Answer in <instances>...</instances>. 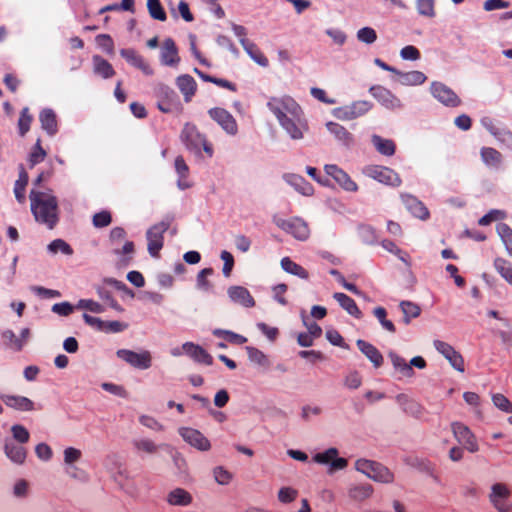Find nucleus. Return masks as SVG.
Listing matches in <instances>:
<instances>
[{
    "label": "nucleus",
    "instance_id": "6e6552de",
    "mask_svg": "<svg viewBox=\"0 0 512 512\" xmlns=\"http://www.w3.org/2000/svg\"><path fill=\"white\" fill-rule=\"evenodd\" d=\"M274 223L277 227L286 233L293 235L298 240L304 241L309 237V227L307 223L299 217H293L290 219L274 217Z\"/></svg>",
    "mask_w": 512,
    "mask_h": 512
},
{
    "label": "nucleus",
    "instance_id": "bb28decb",
    "mask_svg": "<svg viewBox=\"0 0 512 512\" xmlns=\"http://www.w3.org/2000/svg\"><path fill=\"white\" fill-rule=\"evenodd\" d=\"M326 128L342 145L346 147L353 145L354 137L344 126L330 121L326 123Z\"/></svg>",
    "mask_w": 512,
    "mask_h": 512
},
{
    "label": "nucleus",
    "instance_id": "f257e3e1",
    "mask_svg": "<svg viewBox=\"0 0 512 512\" xmlns=\"http://www.w3.org/2000/svg\"><path fill=\"white\" fill-rule=\"evenodd\" d=\"M267 106L292 139L303 138V133L307 130V123L301 107L293 98L290 96L274 97L268 101Z\"/></svg>",
    "mask_w": 512,
    "mask_h": 512
},
{
    "label": "nucleus",
    "instance_id": "58836bf2",
    "mask_svg": "<svg viewBox=\"0 0 512 512\" xmlns=\"http://www.w3.org/2000/svg\"><path fill=\"white\" fill-rule=\"evenodd\" d=\"M28 180H29L28 174L25 171L24 167L21 165L20 171H19V177L16 180L15 185H14L15 198L17 199V201L19 203H24L26 200L25 191H26V186L28 184Z\"/></svg>",
    "mask_w": 512,
    "mask_h": 512
},
{
    "label": "nucleus",
    "instance_id": "4c0bfd02",
    "mask_svg": "<svg viewBox=\"0 0 512 512\" xmlns=\"http://www.w3.org/2000/svg\"><path fill=\"white\" fill-rule=\"evenodd\" d=\"M396 75L399 76L398 81L402 85H420L427 79L425 74L420 71L400 72L397 70Z\"/></svg>",
    "mask_w": 512,
    "mask_h": 512
},
{
    "label": "nucleus",
    "instance_id": "de8ad7c7",
    "mask_svg": "<svg viewBox=\"0 0 512 512\" xmlns=\"http://www.w3.org/2000/svg\"><path fill=\"white\" fill-rule=\"evenodd\" d=\"M1 336L5 345L10 349L14 351H21L23 349V340L19 339L12 330L3 331Z\"/></svg>",
    "mask_w": 512,
    "mask_h": 512
},
{
    "label": "nucleus",
    "instance_id": "5701e85b",
    "mask_svg": "<svg viewBox=\"0 0 512 512\" xmlns=\"http://www.w3.org/2000/svg\"><path fill=\"white\" fill-rule=\"evenodd\" d=\"M161 63L166 66H175L180 62L178 49L173 39L167 38L163 42L161 51Z\"/></svg>",
    "mask_w": 512,
    "mask_h": 512
},
{
    "label": "nucleus",
    "instance_id": "f03ea898",
    "mask_svg": "<svg viewBox=\"0 0 512 512\" xmlns=\"http://www.w3.org/2000/svg\"><path fill=\"white\" fill-rule=\"evenodd\" d=\"M31 212L35 220L53 229L59 221L57 198L51 193L31 190L29 194Z\"/></svg>",
    "mask_w": 512,
    "mask_h": 512
},
{
    "label": "nucleus",
    "instance_id": "6ab92c4d",
    "mask_svg": "<svg viewBox=\"0 0 512 512\" xmlns=\"http://www.w3.org/2000/svg\"><path fill=\"white\" fill-rule=\"evenodd\" d=\"M404 206L417 218L425 220L429 217V211L425 205L411 194H401Z\"/></svg>",
    "mask_w": 512,
    "mask_h": 512
},
{
    "label": "nucleus",
    "instance_id": "8fccbe9b",
    "mask_svg": "<svg viewBox=\"0 0 512 512\" xmlns=\"http://www.w3.org/2000/svg\"><path fill=\"white\" fill-rule=\"evenodd\" d=\"M147 8L153 19L159 21H165L167 19L166 12L160 3V0H147Z\"/></svg>",
    "mask_w": 512,
    "mask_h": 512
},
{
    "label": "nucleus",
    "instance_id": "412c9836",
    "mask_svg": "<svg viewBox=\"0 0 512 512\" xmlns=\"http://www.w3.org/2000/svg\"><path fill=\"white\" fill-rule=\"evenodd\" d=\"M0 399L7 407L18 411L34 410V402L25 396L2 394Z\"/></svg>",
    "mask_w": 512,
    "mask_h": 512
},
{
    "label": "nucleus",
    "instance_id": "72a5a7b5",
    "mask_svg": "<svg viewBox=\"0 0 512 512\" xmlns=\"http://www.w3.org/2000/svg\"><path fill=\"white\" fill-rule=\"evenodd\" d=\"M287 182L294 187L296 191L305 196L313 194V186L302 176L297 174L288 175L286 178Z\"/></svg>",
    "mask_w": 512,
    "mask_h": 512
},
{
    "label": "nucleus",
    "instance_id": "aec40b11",
    "mask_svg": "<svg viewBox=\"0 0 512 512\" xmlns=\"http://www.w3.org/2000/svg\"><path fill=\"white\" fill-rule=\"evenodd\" d=\"M182 349L188 356L198 363L205 365H212L213 363L212 356L197 344L186 342L182 345Z\"/></svg>",
    "mask_w": 512,
    "mask_h": 512
},
{
    "label": "nucleus",
    "instance_id": "49530a36",
    "mask_svg": "<svg viewBox=\"0 0 512 512\" xmlns=\"http://www.w3.org/2000/svg\"><path fill=\"white\" fill-rule=\"evenodd\" d=\"M496 230L498 235L500 236L502 242L505 245V248L509 255L512 256V229L506 223H499L496 226Z\"/></svg>",
    "mask_w": 512,
    "mask_h": 512
},
{
    "label": "nucleus",
    "instance_id": "774afa93",
    "mask_svg": "<svg viewBox=\"0 0 512 512\" xmlns=\"http://www.w3.org/2000/svg\"><path fill=\"white\" fill-rule=\"evenodd\" d=\"M220 258L224 262L223 274L225 277H229L234 267V257L230 252L223 250L220 254Z\"/></svg>",
    "mask_w": 512,
    "mask_h": 512
},
{
    "label": "nucleus",
    "instance_id": "4468645a",
    "mask_svg": "<svg viewBox=\"0 0 512 512\" xmlns=\"http://www.w3.org/2000/svg\"><path fill=\"white\" fill-rule=\"evenodd\" d=\"M435 349L442 354L457 371L463 373L465 371L464 359L462 355L456 351L450 344L441 340L433 342Z\"/></svg>",
    "mask_w": 512,
    "mask_h": 512
},
{
    "label": "nucleus",
    "instance_id": "f3484780",
    "mask_svg": "<svg viewBox=\"0 0 512 512\" xmlns=\"http://www.w3.org/2000/svg\"><path fill=\"white\" fill-rule=\"evenodd\" d=\"M326 173L331 176L344 190L349 192H355L358 189L357 184L351 179V177L337 165H326Z\"/></svg>",
    "mask_w": 512,
    "mask_h": 512
},
{
    "label": "nucleus",
    "instance_id": "0eeeda50",
    "mask_svg": "<svg viewBox=\"0 0 512 512\" xmlns=\"http://www.w3.org/2000/svg\"><path fill=\"white\" fill-rule=\"evenodd\" d=\"M363 173L384 185L396 188L402 184L399 174L393 169L381 165H368L364 168Z\"/></svg>",
    "mask_w": 512,
    "mask_h": 512
},
{
    "label": "nucleus",
    "instance_id": "2f4dec72",
    "mask_svg": "<svg viewBox=\"0 0 512 512\" xmlns=\"http://www.w3.org/2000/svg\"><path fill=\"white\" fill-rule=\"evenodd\" d=\"M93 61V71L95 74L101 76L104 79L111 78L115 75V70L112 65L103 57L99 55H94L92 58Z\"/></svg>",
    "mask_w": 512,
    "mask_h": 512
},
{
    "label": "nucleus",
    "instance_id": "473e14b6",
    "mask_svg": "<svg viewBox=\"0 0 512 512\" xmlns=\"http://www.w3.org/2000/svg\"><path fill=\"white\" fill-rule=\"evenodd\" d=\"M371 142L378 153L384 156H392L396 151V144L391 139L383 138L379 135H373Z\"/></svg>",
    "mask_w": 512,
    "mask_h": 512
},
{
    "label": "nucleus",
    "instance_id": "864d4df0",
    "mask_svg": "<svg viewBox=\"0 0 512 512\" xmlns=\"http://www.w3.org/2000/svg\"><path fill=\"white\" fill-rule=\"evenodd\" d=\"M373 315L379 320L380 324L382 325V327L385 330H387L390 333H395L396 332V327L393 324V322L386 318L387 317V311H386L385 308L380 307V306L376 307L373 310Z\"/></svg>",
    "mask_w": 512,
    "mask_h": 512
},
{
    "label": "nucleus",
    "instance_id": "dca6fc26",
    "mask_svg": "<svg viewBox=\"0 0 512 512\" xmlns=\"http://www.w3.org/2000/svg\"><path fill=\"white\" fill-rule=\"evenodd\" d=\"M369 92L379 103L388 109H397L402 106L401 101L390 90L383 86H371Z\"/></svg>",
    "mask_w": 512,
    "mask_h": 512
},
{
    "label": "nucleus",
    "instance_id": "3c124183",
    "mask_svg": "<svg viewBox=\"0 0 512 512\" xmlns=\"http://www.w3.org/2000/svg\"><path fill=\"white\" fill-rule=\"evenodd\" d=\"M47 153L43 149L41 145V140L37 139L35 145L32 148V151L29 154V163L31 167H34L36 164L41 163L46 158Z\"/></svg>",
    "mask_w": 512,
    "mask_h": 512
},
{
    "label": "nucleus",
    "instance_id": "7ed1b4c3",
    "mask_svg": "<svg viewBox=\"0 0 512 512\" xmlns=\"http://www.w3.org/2000/svg\"><path fill=\"white\" fill-rule=\"evenodd\" d=\"M181 140L186 148L199 155L203 149L205 153L212 157L213 147L206 139V136L199 132L194 124L186 123L181 131Z\"/></svg>",
    "mask_w": 512,
    "mask_h": 512
},
{
    "label": "nucleus",
    "instance_id": "79ce46f5",
    "mask_svg": "<svg viewBox=\"0 0 512 512\" xmlns=\"http://www.w3.org/2000/svg\"><path fill=\"white\" fill-rule=\"evenodd\" d=\"M481 158L483 162L490 167L498 168L502 163V155L499 151L491 147L481 149Z\"/></svg>",
    "mask_w": 512,
    "mask_h": 512
},
{
    "label": "nucleus",
    "instance_id": "1a4fd4ad",
    "mask_svg": "<svg viewBox=\"0 0 512 512\" xmlns=\"http://www.w3.org/2000/svg\"><path fill=\"white\" fill-rule=\"evenodd\" d=\"M372 108V103L365 100L355 101L351 105L337 107L332 114L339 120L349 121L363 116Z\"/></svg>",
    "mask_w": 512,
    "mask_h": 512
},
{
    "label": "nucleus",
    "instance_id": "052dcab7",
    "mask_svg": "<svg viewBox=\"0 0 512 512\" xmlns=\"http://www.w3.org/2000/svg\"><path fill=\"white\" fill-rule=\"evenodd\" d=\"M357 39L365 44H372L377 39L376 31L371 27H363L357 32Z\"/></svg>",
    "mask_w": 512,
    "mask_h": 512
},
{
    "label": "nucleus",
    "instance_id": "ea45409f",
    "mask_svg": "<svg viewBox=\"0 0 512 512\" xmlns=\"http://www.w3.org/2000/svg\"><path fill=\"white\" fill-rule=\"evenodd\" d=\"M281 267L285 272L298 276L301 279L309 278L308 271L301 265L292 261L289 257H284L281 259Z\"/></svg>",
    "mask_w": 512,
    "mask_h": 512
},
{
    "label": "nucleus",
    "instance_id": "a18cd8bd",
    "mask_svg": "<svg viewBox=\"0 0 512 512\" xmlns=\"http://www.w3.org/2000/svg\"><path fill=\"white\" fill-rule=\"evenodd\" d=\"M32 122L33 116L31 115L29 108L24 107L20 112V116L17 123L18 132L21 137H24L28 133Z\"/></svg>",
    "mask_w": 512,
    "mask_h": 512
},
{
    "label": "nucleus",
    "instance_id": "cd10ccee",
    "mask_svg": "<svg viewBox=\"0 0 512 512\" xmlns=\"http://www.w3.org/2000/svg\"><path fill=\"white\" fill-rule=\"evenodd\" d=\"M39 121L41 128L46 131L49 136H54L58 132L57 116L52 109H43L39 114Z\"/></svg>",
    "mask_w": 512,
    "mask_h": 512
},
{
    "label": "nucleus",
    "instance_id": "f704fd0d",
    "mask_svg": "<svg viewBox=\"0 0 512 512\" xmlns=\"http://www.w3.org/2000/svg\"><path fill=\"white\" fill-rule=\"evenodd\" d=\"M511 496V491L507 485L503 483H495L491 487V493L489 494V500L493 506L500 504Z\"/></svg>",
    "mask_w": 512,
    "mask_h": 512
},
{
    "label": "nucleus",
    "instance_id": "37998d69",
    "mask_svg": "<svg viewBox=\"0 0 512 512\" xmlns=\"http://www.w3.org/2000/svg\"><path fill=\"white\" fill-rule=\"evenodd\" d=\"M494 268L510 285H512V263L504 258L494 260Z\"/></svg>",
    "mask_w": 512,
    "mask_h": 512
},
{
    "label": "nucleus",
    "instance_id": "20e7f679",
    "mask_svg": "<svg viewBox=\"0 0 512 512\" xmlns=\"http://www.w3.org/2000/svg\"><path fill=\"white\" fill-rule=\"evenodd\" d=\"M157 108L163 113H174L182 110L177 93L169 86L158 83L153 89Z\"/></svg>",
    "mask_w": 512,
    "mask_h": 512
},
{
    "label": "nucleus",
    "instance_id": "6e6d98bb",
    "mask_svg": "<svg viewBox=\"0 0 512 512\" xmlns=\"http://www.w3.org/2000/svg\"><path fill=\"white\" fill-rule=\"evenodd\" d=\"M48 250L51 253H53V254H56L59 251L62 252L63 254H65V255H72L73 254L72 247L67 242H65L62 239H55V240H53L48 245Z\"/></svg>",
    "mask_w": 512,
    "mask_h": 512
},
{
    "label": "nucleus",
    "instance_id": "423d86ee",
    "mask_svg": "<svg viewBox=\"0 0 512 512\" xmlns=\"http://www.w3.org/2000/svg\"><path fill=\"white\" fill-rule=\"evenodd\" d=\"M355 468L374 481L382 483H392L394 481V474L379 462L358 459L355 462Z\"/></svg>",
    "mask_w": 512,
    "mask_h": 512
},
{
    "label": "nucleus",
    "instance_id": "9d476101",
    "mask_svg": "<svg viewBox=\"0 0 512 512\" xmlns=\"http://www.w3.org/2000/svg\"><path fill=\"white\" fill-rule=\"evenodd\" d=\"M451 430L456 440L470 453H476L479 450L477 438L468 426L461 422H453Z\"/></svg>",
    "mask_w": 512,
    "mask_h": 512
},
{
    "label": "nucleus",
    "instance_id": "f8f14e48",
    "mask_svg": "<svg viewBox=\"0 0 512 512\" xmlns=\"http://www.w3.org/2000/svg\"><path fill=\"white\" fill-rule=\"evenodd\" d=\"M431 94L443 105L448 107H457L461 104V99L447 85L441 82H432L430 86Z\"/></svg>",
    "mask_w": 512,
    "mask_h": 512
},
{
    "label": "nucleus",
    "instance_id": "7c9ffc66",
    "mask_svg": "<svg viewBox=\"0 0 512 512\" xmlns=\"http://www.w3.org/2000/svg\"><path fill=\"white\" fill-rule=\"evenodd\" d=\"M372 485L365 484H354L351 485L348 489V496L351 500L362 502L368 498H370L373 494Z\"/></svg>",
    "mask_w": 512,
    "mask_h": 512
},
{
    "label": "nucleus",
    "instance_id": "c756f323",
    "mask_svg": "<svg viewBox=\"0 0 512 512\" xmlns=\"http://www.w3.org/2000/svg\"><path fill=\"white\" fill-rule=\"evenodd\" d=\"M333 298L339 303V305L347 311L348 314L354 316L356 318H361L362 313L358 308L354 299L346 295L345 293L336 292L333 295Z\"/></svg>",
    "mask_w": 512,
    "mask_h": 512
},
{
    "label": "nucleus",
    "instance_id": "603ef678",
    "mask_svg": "<svg viewBox=\"0 0 512 512\" xmlns=\"http://www.w3.org/2000/svg\"><path fill=\"white\" fill-rule=\"evenodd\" d=\"M416 8L422 16L433 18L436 15L435 0H417Z\"/></svg>",
    "mask_w": 512,
    "mask_h": 512
},
{
    "label": "nucleus",
    "instance_id": "2eb2a0df",
    "mask_svg": "<svg viewBox=\"0 0 512 512\" xmlns=\"http://www.w3.org/2000/svg\"><path fill=\"white\" fill-rule=\"evenodd\" d=\"M179 434L185 442L200 451H208L211 448L210 441L199 430L182 427L179 429Z\"/></svg>",
    "mask_w": 512,
    "mask_h": 512
},
{
    "label": "nucleus",
    "instance_id": "0e129e2a",
    "mask_svg": "<svg viewBox=\"0 0 512 512\" xmlns=\"http://www.w3.org/2000/svg\"><path fill=\"white\" fill-rule=\"evenodd\" d=\"M493 404L506 413H512V403L503 394L497 393L492 396Z\"/></svg>",
    "mask_w": 512,
    "mask_h": 512
},
{
    "label": "nucleus",
    "instance_id": "c85d7f7f",
    "mask_svg": "<svg viewBox=\"0 0 512 512\" xmlns=\"http://www.w3.org/2000/svg\"><path fill=\"white\" fill-rule=\"evenodd\" d=\"M356 345L358 349L373 363L375 368H379L383 364V356L374 345L362 339L357 340Z\"/></svg>",
    "mask_w": 512,
    "mask_h": 512
},
{
    "label": "nucleus",
    "instance_id": "e433bc0d",
    "mask_svg": "<svg viewBox=\"0 0 512 512\" xmlns=\"http://www.w3.org/2000/svg\"><path fill=\"white\" fill-rule=\"evenodd\" d=\"M388 356L391 360L393 367L399 373H401L402 376L407 377V378H411L414 376L415 372H414L413 368H411V365H409V363H407L403 357H401L400 355H398L395 352H390L388 354Z\"/></svg>",
    "mask_w": 512,
    "mask_h": 512
},
{
    "label": "nucleus",
    "instance_id": "5fc2aeb1",
    "mask_svg": "<svg viewBox=\"0 0 512 512\" xmlns=\"http://www.w3.org/2000/svg\"><path fill=\"white\" fill-rule=\"evenodd\" d=\"M381 246L388 252L393 253L398 256V258L404 262L407 266H410L408 261V254L403 252L394 242L391 240H383L381 242Z\"/></svg>",
    "mask_w": 512,
    "mask_h": 512
},
{
    "label": "nucleus",
    "instance_id": "393cba45",
    "mask_svg": "<svg viewBox=\"0 0 512 512\" xmlns=\"http://www.w3.org/2000/svg\"><path fill=\"white\" fill-rule=\"evenodd\" d=\"M176 85L183 94L185 102H190L197 90L195 79L188 74L180 75L176 79Z\"/></svg>",
    "mask_w": 512,
    "mask_h": 512
},
{
    "label": "nucleus",
    "instance_id": "c03bdc74",
    "mask_svg": "<svg viewBox=\"0 0 512 512\" xmlns=\"http://www.w3.org/2000/svg\"><path fill=\"white\" fill-rule=\"evenodd\" d=\"M213 335L218 338H223L227 342L236 345H242L247 342V338L243 335L237 334L230 330L215 329Z\"/></svg>",
    "mask_w": 512,
    "mask_h": 512
},
{
    "label": "nucleus",
    "instance_id": "ddd939ff",
    "mask_svg": "<svg viewBox=\"0 0 512 512\" xmlns=\"http://www.w3.org/2000/svg\"><path fill=\"white\" fill-rule=\"evenodd\" d=\"M209 116L228 134L235 135L238 131V125L231 113L227 110L215 107L208 111Z\"/></svg>",
    "mask_w": 512,
    "mask_h": 512
},
{
    "label": "nucleus",
    "instance_id": "9b49d317",
    "mask_svg": "<svg viewBox=\"0 0 512 512\" xmlns=\"http://www.w3.org/2000/svg\"><path fill=\"white\" fill-rule=\"evenodd\" d=\"M116 355L118 358L137 369L145 370L150 368L152 365V356L147 350L137 353L128 349H119L116 352Z\"/></svg>",
    "mask_w": 512,
    "mask_h": 512
},
{
    "label": "nucleus",
    "instance_id": "4d7b16f0",
    "mask_svg": "<svg viewBox=\"0 0 512 512\" xmlns=\"http://www.w3.org/2000/svg\"><path fill=\"white\" fill-rule=\"evenodd\" d=\"M134 251H135L134 243L132 241H127V242H125V244L123 245V247L121 249H115L114 253L116 255L123 256V258L121 259V262L124 265H128L130 263V261L132 260V254L134 253Z\"/></svg>",
    "mask_w": 512,
    "mask_h": 512
},
{
    "label": "nucleus",
    "instance_id": "4be33fe9",
    "mask_svg": "<svg viewBox=\"0 0 512 512\" xmlns=\"http://www.w3.org/2000/svg\"><path fill=\"white\" fill-rule=\"evenodd\" d=\"M230 299L246 308L255 306V300L245 287L242 286H231L228 291Z\"/></svg>",
    "mask_w": 512,
    "mask_h": 512
},
{
    "label": "nucleus",
    "instance_id": "69168bd1",
    "mask_svg": "<svg viewBox=\"0 0 512 512\" xmlns=\"http://www.w3.org/2000/svg\"><path fill=\"white\" fill-rule=\"evenodd\" d=\"M97 45L102 48L108 54H112L114 51V42L110 35L99 34L95 38Z\"/></svg>",
    "mask_w": 512,
    "mask_h": 512
},
{
    "label": "nucleus",
    "instance_id": "13d9d810",
    "mask_svg": "<svg viewBox=\"0 0 512 512\" xmlns=\"http://www.w3.org/2000/svg\"><path fill=\"white\" fill-rule=\"evenodd\" d=\"M76 308L88 310L93 313H102L105 311L104 306L92 299H80Z\"/></svg>",
    "mask_w": 512,
    "mask_h": 512
},
{
    "label": "nucleus",
    "instance_id": "c9c22d12",
    "mask_svg": "<svg viewBox=\"0 0 512 512\" xmlns=\"http://www.w3.org/2000/svg\"><path fill=\"white\" fill-rule=\"evenodd\" d=\"M245 51L250 55V57L259 65L266 67L269 64L267 57L260 51L256 44L250 42L247 39L240 40Z\"/></svg>",
    "mask_w": 512,
    "mask_h": 512
},
{
    "label": "nucleus",
    "instance_id": "a19ab883",
    "mask_svg": "<svg viewBox=\"0 0 512 512\" xmlns=\"http://www.w3.org/2000/svg\"><path fill=\"white\" fill-rule=\"evenodd\" d=\"M399 307L403 313V322L406 325H408L413 318H417L421 313L420 306L412 301H401Z\"/></svg>",
    "mask_w": 512,
    "mask_h": 512
},
{
    "label": "nucleus",
    "instance_id": "b1692460",
    "mask_svg": "<svg viewBox=\"0 0 512 512\" xmlns=\"http://www.w3.org/2000/svg\"><path fill=\"white\" fill-rule=\"evenodd\" d=\"M4 453L7 458L17 465H22L27 457L26 448L11 440H6L4 444Z\"/></svg>",
    "mask_w": 512,
    "mask_h": 512
},
{
    "label": "nucleus",
    "instance_id": "39448f33",
    "mask_svg": "<svg viewBox=\"0 0 512 512\" xmlns=\"http://www.w3.org/2000/svg\"><path fill=\"white\" fill-rule=\"evenodd\" d=\"M173 219L172 216H166L162 221L147 230V249L152 257L159 256L164 245V233L170 228Z\"/></svg>",
    "mask_w": 512,
    "mask_h": 512
},
{
    "label": "nucleus",
    "instance_id": "a878e982",
    "mask_svg": "<svg viewBox=\"0 0 512 512\" xmlns=\"http://www.w3.org/2000/svg\"><path fill=\"white\" fill-rule=\"evenodd\" d=\"M166 501L171 506L187 507L192 503L193 497L187 490L177 487L168 492Z\"/></svg>",
    "mask_w": 512,
    "mask_h": 512
},
{
    "label": "nucleus",
    "instance_id": "a211bd4d",
    "mask_svg": "<svg viewBox=\"0 0 512 512\" xmlns=\"http://www.w3.org/2000/svg\"><path fill=\"white\" fill-rule=\"evenodd\" d=\"M120 55L132 66L142 71L143 74L151 76L154 70L149 63L136 50L127 48L121 49Z\"/></svg>",
    "mask_w": 512,
    "mask_h": 512
},
{
    "label": "nucleus",
    "instance_id": "680f3d73",
    "mask_svg": "<svg viewBox=\"0 0 512 512\" xmlns=\"http://www.w3.org/2000/svg\"><path fill=\"white\" fill-rule=\"evenodd\" d=\"M112 222V216L109 211H101L94 214L92 223L96 228H104L110 225Z\"/></svg>",
    "mask_w": 512,
    "mask_h": 512
},
{
    "label": "nucleus",
    "instance_id": "09e8293b",
    "mask_svg": "<svg viewBox=\"0 0 512 512\" xmlns=\"http://www.w3.org/2000/svg\"><path fill=\"white\" fill-rule=\"evenodd\" d=\"M246 351L251 362L263 367L269 366L270 363L267 356L258 348L247 346Z\"/></svg>",
    "mask_w": 512,
    "mask_h": 512
},
{
    "label": "nucleus",
    "instance_id": "bf43d9fd",
    "mask_svg": "<svg viewBox=\"0 0 512 512\" xmlns=\"http://www.w3.org/2000/svg\"><path fill=\"white\" fill-rule=\"evenodd\" d=\"M337 456H338V450L336 448H329L322 453H317L313 457V460L319 464H330L331 465L333 459L336 458Z\"/></svg>",
    "mask_w": 512,
    "mask_h": 512
},
{
    "label": "nucleus",
    "instance_id": "338daca9",
    "mask_svg": "<svg viewBox=\"0 0 512 512\" xmlns=\"http://www.w3.org/2000/svg\"><path fill=\"white\" fill-rule=\"evenodd\" d=\"M133 444L137 450L144 451L148 454H153L157 451V445L150 439L135 440Z\"/></svg>",
    "mask_w": 512,
    "mask_h": 512
},
{
    "label": "nucleus",
    "instance_id": "e2e57ef3",
    "mask_svg": "<svg viewBox=\"0 0 512 512\" xmlns=\"http://www.w3.org/2000/svg\"><path fill=\"white\" fill-rule=\"evenodd\" d=\"M13 438L21 444L27 443L30 438L29 431L20 424H15L11 427Z\"/></svg>",
    "mask_w": 512,
    "mask_h": 512
}]
</instances>
